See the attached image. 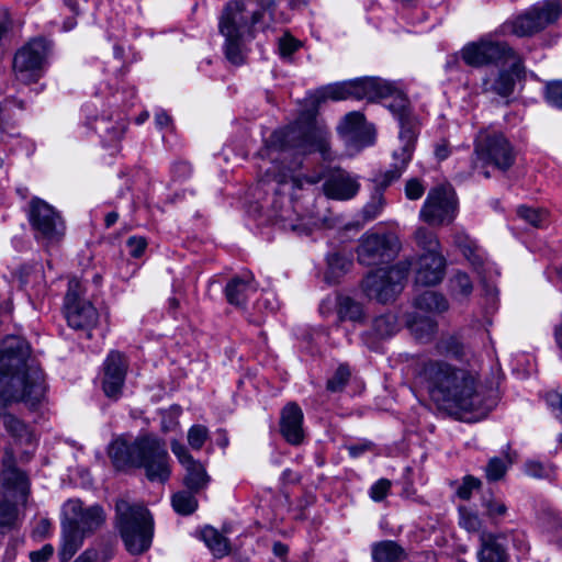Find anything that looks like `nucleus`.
I'll return each mask as SVG.
<instances>
[{
	"instance_id": "obj_13",
	"label": "nucleus",
	"mask_w": 562,
	"mask_h": 562,
	"mask_svg": "<svg viewBox=\"0 0 562 562\" xmlns=\"http://www.w3.org/2000/svg\"><path fill=\"white\" fill-rule=\"evenodd\" d=\"M49 49V43L44 38H34L20 48L13 59L15 78L23 83L37 81Z\"/></svg>"
},
{
	"instance_id": "obj_18",
	"label": "nucleus",
	"mask_w": 562,
	"mask_h": 562,
	"mask_svg": "<svg viewBox=\"0 0 562 562\" xmlns=\"http://www.w3.org/2000/svg\"><path fill=\"white\" fill-rule=\"evenodd\" d=\"M322 179H324L323 192L331 200L348 201L360 191L359 177L339 167L326 169L323 176L305 177L304 181L315 184Z\"/></svg>"
},
{
	"instance_id": "obj_26",
	"label": "nucleus",
	"mask_w": 562,
	"mask_h": 562,
	"mask_svg": "<svg viewBox=\"0 0 562 562\" xmlns=\"http://www.w3.org/2000/svg\"><path fill=\"white\" fill-rule=\"evenodd\" d=\"M398 330L397 317L392 313L376 316L369 330L361 336L369 349L375 350L380 340L390 338Z\"/></svg>"
},
{
	"instance_id": "obj_62",
	"label": "nucleus",
	"mask_w": 562,
	"mask_h": 562,
	"mask_svg": "<svg viewBox=\"0 0 562 562\" xmlns=\"http://www.w3.org/2000/svg\"><path fill=\"white\" fill-rule=\"evenodd\" d=\"M451 154L450 146L446 139L440 140L435 146V156L439 161L447 159Z\"/></svg>"
},
{
	"instance_id": "obj_24",
	"label": "nucleus",
	"mask_w": 562,
	"mask_h": 562,
	"mask_svg": "<svg viewBox=\"0 0 562 562\" xmlns=\"http://www.w3.org/2000/svg\"><path fill=\"white\" fill-rule=\"evenodd\" d=\"M446 272V259L440 252H425L417 259L415 282L424 286L440 283Z\"/></svg>"
},
{
	"instance_id": "obj_53",
	"label": "nucleus",
	"mask_w": 562,
	"mask_h": 562,
	"mask_svg": "<svg viewBox=\"0 0 562 562\" xmlns=\"http://www.w3.org/2000/svg\"><path fill=\"white\" fill-rule=\"evenodd\" d=\"M126 246L132 257L139 258L147 247V240L142 236H131L126 240Z\"/></svg>"
},
{
	"instance_id": "obj_42",
	"label": "nucleus",
	"mask_w": 562,
	"mask_h": 562,
	"mask_svg": "<svg viewBox=\"0 0 562 562\" xmlns=\"http://www.w3.org/2000/svg\"><path fill=\"white\" fill-rule=\"evenodd\" d=\"M0 423L12 436L16 438H23L29 435L25 424L12 414H0Z\"/></svg>"
},
{
	"instance_id": "obj_58",
	"label": "nucleus",
	"mask_w": 562,
	"mask_h": 562,
	"mask_svg": "<svg viewBox=\"0 0 562 562\" xmlns=\"http://www.w3.org/2000/svg\"><path fill=\"white\" fill-rule=\"evenodd\" d=\"M547 529L553 535L557 541L562 542V518L558 515L548 517Z\"/></svg>"
},
{
	"instance_id": "obj_60",
	"label": "nucleus",
	"mask_w": 562,
	"mask_h": 562,
	"mask_svg": "<svg viewBox=\"0 0 562 562\" xmlns=\"http://www.w3.org/2000/svg\"><path fill=\"white\" fill-rule=\"evenodd\" d=\"M171 172L177 180L187 179L191 175V166L186 161H179L173 164Z\"/></svg>"
},
{
	"instance_id": "obj_46",
	"label": "nucleus",
	"mask_w": 562,
	"mask_h": 562,
	"mask_svg": "<svg viewBox=\"0 0 562 562\" xmlns=\"http://www.w3.org/2000/svg\"><path fill=\"white\" fill-rule=\"evenodd\" d=\"M209 438V430L203 425H193L188 431V443L194 450H200Z\"/></svg>"
},
{
	"instance_id": "obj_16",
	"label": "nucleus",
	"mask_w": 562,
	"mask_h": 562,
	"mask_svg": "<svg viewBox=\"0 0 562 562\" xmlns=\"http://www.w3.org/2000/svg\"><path fill=\"white\" fill-rule=\"evenodd\" d=\"M476 160L474 168L479 162L491 164L505 171L509 169L515 161V154L512 145L501 133L481 134L476 140L474 149Z\"/></svg>"
},
{
	"instance_id": "obj_17",
	"label": "nucleus",
	"mask_w": 562,
	"mask_h": 562,
	"mask_svg": "<svg viewBox=\"0 0 562 562\" xmlns=\"http://www.w3.org/2000/svg\"><path fill=\"white\" fill-rule=\"evenodd\" d=\"M409 162L408 154H404L402 159L393 160L389 170L376 175L372 179L370 199L361 211L366 222L375 220L382 213L385 206L384 191L402 177Z\"/></svg>"
},
{
	"instance_id": "obj_8",
	"label": "nucleus",
	"mask_w": 562,
	"mask_h": 562,
	"mask_svg": "<svg viewBox=\"0 0 562 562\" xmlns=\"http://www.w3.org/2000/svg\"><path fill=\"white\" fill-rule=\"evenodd\" d=\"M411 263L401 261L389 269H376L362 280L366 295L380 303L394 301L403 291Z\"/></svg>"
},
{
	"instance_id": "obj_11",
	"label": "nucleus",
	"mask_w": 562,
	"mask_h": 562,
	"mask_svg": "<svg viewBox=\"0 0 562 562\" xmlns=\"http://www.w3.org/2000/svg\"><path fill=\"white\" fill-rule=\"evenodd\" d=\"M458 213V198L449 184L431 188L420 209L419 217L429 225L450 224Z\"/></svg>"
},
{
	"instance_id": "obj_47",
	"label": "nucleus",
	"mask_w": 562,
	"mask_h": 562,
	"mask_svg": "<svg viewBox=\"0 0 562 562\" xmlns=\"http://www.w3.org/2000/svg\"><path fill=\"white\" fill-rule=\"evenodd\" d=\"M328 268L335 274L346 272L352 265L349 257L340 252H331L327 257Z\"/></svg>"
},
{
	"instance_id": "obj_25",
	"label": "nucleus",
	"mask_w": 562,
	"mask_h": 562,
	"mask_svg": "<svg viewBox=\"0 0 562 562\" xmlns=\"http://www.w3.org/2000/svg\"><path fill=\"white\" fill-rule=\"evenodd\" d=\"M303 412L296 403L286 404L281 412L280 431L291 445H300L304 437Z\"/></svg>"
},
{
	"instance_id": "obj_15",
	"label": "nucleus",
	"mask_w": 562,
	"mask_h": 562,
	"mask_svg": "<svg viewBox=\"0 0 562 562\" xmlns=\"http://www.w3.org/2000/svg\"><path fill=\"white\" fill-rule=\"evenodd\" d=\"M560 14L561 1L546 0L514 19L506 26L517 36H530L555 22Z\"/></svg>"
},
{
	"instance_id": "obj_36",
	"label": "nucleus",
	"mask_w": 562,
	"mask_h": 562,
	"mask_svg": "<svg viewBox=\"0 0 562 562\" xmlns=\"http://www.w3.org/2000/svg\"><path fill=\"white\" fill-rule=\"evenodd\" d=\"M338 315L341 321L359 322L363 317V310L361 304L345 296L339 300Z\"/></svg>"
},
{
	"instance_id": "obj_64",
	"label": "nucleus",
	"mask_w": 562,
	"mask_h": 562,
	"mask_svg": "<svg viewBox=\"0 0 562 562\" xmlns=\"http://www.w3.org/2000/svg\"><path fill=\"white\" fill-rule=\"evenodd\" d=\"M155 122L157 126L162 128L170 124L171 119L165 111H159L155 114Z\"/></svg>"
},
{
	"instance_id": "obj_7",
	"label": "nucleus",
	"mask_w": 562,
	"mask_h": 562,
	"mask_svg": "<svg viewBox=\"0 0 562 562\" xmlns=\"http://www.w3.org/2000/svg\"><path fill=\"white\" fill-rule=\"evenodd\" d=\"M115 528L125 549L133 555L146 552L153 542L154 519L149 510L139 503L120 498L115 503Z\"/></svg>"
},
{
	"instance_id": "obj_43",
	"label": "nucleus",
	"mask_w": 562,
	"mask_h": 562,
	"mask_svg": "<svg viewBox=\"0 0 562 562\" xmlns=\"http://www.w3.org/2000/svg\"><path fill=\"white\" fill-rule=\"evenodd\" d=\"M407 326L418 339H427L435 331V323L430 318L417 321L415 317L407 321Z\"/></svg>"
},
{
	"instance_id": "obj_56",
	"label": "nucleus",
	"mask_w": 562,
	"mask_h": 562,
	"mask_svg": "<svg viewBox=\"0 0 562 562\" xmlns=\"http://www.w3.org/2000/svg\"><path fill=\"white\" fill-rule=\"evenodd\" d=\"M300 46V43L291 37L284 36L279 41V52L281 57L288 58L290 57Z\"/></svg>"
},
{
	"instance_id": "obj_35",
	"label": "nucleus",
	"mask_w": 562,
	"mask_h": 562,
	"mask_svg": "<svg viewBox=\"0 0 562 562\" xmlns=\"http://www.w3.org/2000/svg\"><path fill=\"white\" fill-rule=\"evenodd\" d=\"M364 124V115L361 112L353 111L346 114L338 125V132L344 136H357Z\"/></svg>"
},
{
	"instance_id": "obj_10",
	"label": "nucleus",
	"mask_w": 562,
	"mask_h": 562,
	"mask_svg": "<svg viewBox=\"0 0 562 562\" xmlns=\"http://www.w3.org/2000/svg\"><path fill=\"white\" fill-rule=\"evenodd\" d=\"M401 243L393 233L363 234L357 247V260L360 265L371 267L391 261L400 251Z\"/></svg>"
},
{
	"instance_id": "obj_2",
	"label": "nucleus",
	"mask_w": 562,
	"mask_h": 562,
	"mask_svg": "<svg viewBox=\"0 0 562 562\" xmlns=\"http://www.w3.org/2000/svg\"><path fill=\"white\" fill-rule=\"evenodd\" d=\"M44 394V373L31 359L29 342L19 336H7L0 342V406L23 402L33 407Z\"/></svg>"
},
{
	"instance_id": "obj_30",
	"label": "nucleus",
	"mask_w": 562,
	"mask_h": 562,
	"mask_svg": "<svg viewBox=\"0 0 562 562\" xmlns=\"http://www.w3.org/2000/svg\"><path fill=\"white\" fill-rule=\"evenodd\" d=\"M371 552L374 562H400L406 558L405 550L392 540L373 543Z\"/></svg>"
},
{
	"instance_id": "obj_40",
	"label": "nucleus",
	"mask_w": 562,
	"mask_h": 562,
	"mask_svg": "<svg viewBox=\"0 0 562 562\" xmlns=\"http://www.w3.org/2000/svg\"><path fill=\"white\" fill-rule=\"evenodd\" d=\"M449 285L453 295L469 296L473 290V284L470 277L461 271L452 276L449 281Z\"/></svg>"
},
{
	"instance_id": "obj_6",
	"label": "nucleus",
	"mask_w": 562,
	"mask_h": 562,
	"mask_svg": "<svg viewBox=\"0 0 562 562\" xmlns=\"http://www.w3.org/2000/svg\"><path fill=\"white\" fill-rule=\"evenodd\" d=\"M64 514L58 555L67 562L80 549L83 539L104 524L105 513L100 505L85 506L79 499H70L64 506Z\"/></svg>"
},
{
	"instance_id": "obj_20",
	"label": "nucleus",
	"mask_w": 562,
	"mask_h": 562,
	"mask_svg": "<svg viewBox=\"0 0 562 562\" xmlns=\"http://www.w3.org/2000/svg\"><path fill=\"white\" fill-rule=\"evenodd\" d=\"M2 486L8 496L15 502H25L30 492L27 475L16 468L12 450L7 449L2 458Z\"/></svg>"
},
{
	"instance_id": "obj_41",
	"label": "nucleus",
	"mask_w": 562,
	"mask_h": 562,
	"mask_svg": "<svg viewBox=\"0 0 562 562\" xmlns=\"http://www.w3.org/2000/svg\"><path fill=\"white\" fill-rule=\"evenodd\" d=\"M18 510L14 504L0 496V532L14 526Z\"/></svg>"
},
{
	"instance_id": "obj_32",
	"label": "nucleus",
	"mask_w": 562,
	"mask_h": 562,
	"mask_svg": "<svg viewBox=\"0 0 562 562\" xmlns=\"http://www.w3.org/2000/svg\"><path fill=\"white\" fill-rule=\"evenodd\" d=\"M198 492L191 490L179 491L171 497V505L176 513L182 516L193 514L198 508Z\"/></svg>"
},
{
	"instance_id": "obj_21",
	"label": "nucleus",
	"mask_w": 562,
	"mask_h": 562,
	"mask_svg": "<svg viewBox=\"0 0 562 562\" xmlns=\"http://www.w3.org/2000/svg\"><path fill=\"white\" fill-rule=\"evenodd\" d=\"M503 66L508 65V69L501 70L493 79L484 80V90L501 97H509L515 89L517 81L525 78V67L521 58L514 50V57H508Z\"/></svg>"
},
{
	"instance_id": "obj_33",
	"label": "nucleus",
	"mask_w": 562,
	"mask_h": 562,
	"mask_svg": "<svg viewBox=\"0 0 562 562\" xmlns=\"http://www.w3.org/2000/svg\"><path fill=\"white\" fill-rule=\"evenodd\" d=\"M202 539L217 558L226 555L229 551L228 540L213 527H205L202 530Z\"/></svg>"
},
{
	"instance_id": "obj_9",
	"label": "nucleus",
	"mask_w": 562,
	"mask_h": 562,
	"mask_svg": "<svg viewBox=\"0 0 562 562\" xmlns=\"http://www.w3.org/2000/svg\"><path fill=\"white\" fill-rule=\"evenodd\" d=\"M27 218L37 243L45 247L57 245L65 236V222L52 205L34 198L29 204Z\"/></svg>"
},
{
	"instance_id": "obj_48",
	"label": "nucleus",
	"mask_w": 562,
	"mask_h": 562,
	"mask_svg": "<svg viewBox=\"0 0 562 562\" xmlns=\"http://www.w3.org/2000/svg\"><path fill=\"white\" fill-rule=\"evenodd\" d=\"M546 100L550 105L562 109V80H555L547 83Z\"/></svg>"
},
{
	"instance_id": "obj_37",
	"label": "nucleus",
	"mask_w": 562,
	"mask_h": 562,
	"mask_svg": "<svg viewBox=\"0 0 562 562\" xmlns=\"http://www.w3.org/2000/svg\"><path fill=\"white\" fill-rule=\"evenodd\" d=\"M513 463L508 454L503 458L494 457L490 459L486 468L485 475L487 481L496 482L499 481L507 472L508 468Z\"/></svg>"
},
{
	"instance_id": "obj_4",
	"label": "nucleus",
	"mask_w": 562,
	"mask_h": 562,
	"mask_svg": "<svg viewBox=\"0 0 562 562\" xmlns=\"http://www.w3.org/2000/svg\"><path fill=\"white\" fill-rule=\"evenodd\" d=\"M109 457L117 470L144 468L149 481L166 482L170 476L169 456L164 440L153 434L139 435L133 442L113 440Z\"/></svg>"
},
{
	"instance_id": "obj_12",
	"label": "nucleus",
	"mask_w": 562,
	"mask_h": 562,
	"mask_svg": "<svg viewBox=\"0 0 562 562\" xmlns=\"http://www.w3.org/2000/svg\"><path fill=\"white\" fill-rule=\"evenodd\" d=\"M64 314L68 325L76 330L89 331L99 319L97 308L83 297V286L77 279L68 282L64 300Z\"/></svg>"
},
{
	"instance_id": "obj_61",
	"label": "nucleus",
	"mask_w": 562,
	"mask_h": 562,
	"mask_svg": "<svg viewBox=\"0 0 562 562\" xmlns=\"http://www.w3.org/2000/svg\"><path fill=\"white\" fill-rule=\"evenodd\" d=\"M288 202V209L286 210H283L282 207H277V201L273 202V207L276 210V217L278 220H280L282 223H283V227L284 228H291L292 231H296L299 229V225L296 224H293V223H288L290 217L286 215L288 212H290V201H286Z\"/></svg>"
},
{
	"instance_id": "obj_55",
	"label": "nucleus",
	"mask_w": 562,
	"mask_h": 562,
	"mask_svg": "<svg viewBox=\"0 0 562 562\" xmlns=\"http://www.w3.org/2000/svg\"><path fill=\"white\" fill-rule=\"evenodd\" d=\"M346 449L351 458H359L366 452L372 451L374 443L370 440H361L356 443L347 445Z\"/></svg>"
},
{
	"instance_id": "obj_39",
	"label": "nucleus",
	"mask_w": 562,
	"mask_h": 562,
	"mask_svg": "<svg viewBox=\"0 0 562 562\" xmlns=\"http://www.w3.org/2000/svg\"><path fill=\"white\" fill-rule=\"evenodd\" d=\"M415 240L425 252H439L440 244L434 232L419 227L415 232Z\"/></svg>"
},
{
	"instance_id": "obj_27",
	"label": "nucleus",
	"mask_w": 562,
	"mask_h": 562,
	"mask_svg": "<svg viewBox=\"0 0 562 562\" xmlns=\"http://www.w3.org/2000/svg\"><path fill=\"white\" fill-rule=\"evenodd\" d=\"M258 284L252 273L244 272L233 277L225 286V295L229 304L244 306L249 297L257 292Z\"/></svg>"
},
{
	"instance_id": "obj_23",
	"label": "nucleus",
	"mask_w": 562,
	"mask_h": 562,
	"mask_svg": "<svg viewBox=\"0 0 562 562\" xmlns=\"http://www.w3.org/2000/svg\"><path fill=\"white\" fill-rule=\"evenodd\" d=\"M171 451L186 470L183 485L188 490L198 493L204 490L210 482V476L207 475L204 465L194 460L186 446L178 441L171 442Z\"/></svg>"
},
{
	"instance_id": "obj_63",
	"label": "nucleus",
	"mask_w": 562,
	"mask_h": 562,
	"mask_svg": "<svg viewBox=\"0 0 562 562\" xmlns=\"http://www.w3.org/2000/svg\"><path fill=\"white\" fill-rule=\"evenodd\" d=\"M124 130H125L124 122L117 123L116 125H113L111 127H105V131L109 133L111 139L120 138L123 135Z\"/></svg>"
},
{
	"instance_id": "obj_3",
	"label": "nucleus",
	"mask_w": 562,
	"mask_h": 562,
	"mask_svg": "<svg viewBox=\"0 0 562 562\" xmlns=\"http://www.w3.org/2000/svg\"><path fill=\"white\" fill-rule=\"evenodd\" d=\"M419 376L431 400L447 411L473 412L482 405L476 378L468 370L443 361H428Z\"/></svg>"
},
{
	"instance_id": "obj_22",
	"label": "nucleus",
	"mask_w": 562,
	"mask_h": 562,
	"mask_svg": "<svg viewBox=\"0 0 562 562\" xmlns=\"http://www.w3.org/2000/svg\"><path fill=\"white\" fill-rule=\"evenodd\" d=\"M127 362L119 351H111L103 363L102 389L104 394L117 400L122 394L127 372Z\"/></svg>"
},
{
	"instance_id": "obj_44",
	"label": "nucleus",
	"mask_w": 562,
	"mask_h": 562,
	"mask_svg": "<svg viewBox=\"0 0 562 562\" xmlns=\"http://www.w3.org/2000/svg\"><path fill=\"white\" fill-rule=\"evenodd\" d=\"M517 214L520 218H522L533 227H542L548 216V213L546 211L531 209L528 206H519L517 209Z\"/></svg>"
},
{
	"instance_id": "obj_57",
	"label": "nucleus",
	"mask_w": 562,
	"mask_h": 562,
	"mask_svg": "<svg viewBox=\"0 0 562 562\" xmlns=\"http://www.w3.org/2000/svg\"><path fill=\"white\" fill-rule=\"evenodd\" d=\"M54 553V547L52 544H45L40 550L31 551L29 559L31 562H46L50 559Z\"/></svg>"
},
{
	"instance_id": "obj_34",
	"label": "nucleus",
	"mask_w": 562,
	"mask_h": 562,
	"mask_svg": "<svg viewBox=\"0 0 562 562\" xmlns=\"http://www.w3.org/2000/svg\"><path fill=\"white\" fill-rule=\"evenodd\" d=\"M480 562H506L505 549L496 542L493 536L482 539V548L479 552Z\"/></svg>"
},
{
	"instance_id": "obj_38",
	"label": "nucleus",
	"mask_w": 562,
	"mask_h": 562,
	"mask_svg": "<svg viewBox=\"0 0 562 562\" xmlns=\"http://www.w3.org/2000/svg\"><path fill=\"white\" fill-rule=\"evenodd\" d=\"M525 473L538 480H552L555 475L554 467L538 460H528L525 463Z\"/></svg>"
},
{
	"instance_id": "obj_52",
	"label": "nucleus",
	"mask_w": 562,
	"mask_h": 562,
	"mask_svg": "<svg viewBox=\"0 0 562 562\" xmlns=\"http://www.w3.org/2000/svg\"><path fill=\"white\" fill-rule=\"evenodd\" d=\"M481 519L480 517L472 512L467 509L460 510V526L468 531H477L481 528Z\"/></svg>"
},
{
	"instance_id": "obj_49",
	"label": "nucleus",
	"mask_w": 562,
	"mask_h": 562,
	"mask_svg": "<svg viewBox=\"0 0 562 562\" xmlns=\"http://www.w3.org/2000/svg\"><path fill=\"white\" fill-rule=\"evenodd\" d=\"M483 507L486 509V515L492 519L503 517L507 513L506 505L494 497L484 498Z\"/></svg>"
},
{
	"instance_id": "obj_19",
	"label": "nucleus",
	"mask_w": 562,
	"mask_h": 562,
	"mask_svg": "<svg viewBox=\"0 0 562 562\" xmlns=\"http://www.w3.org/2000/svg\"><path fill=\"white\" fill-rule=\"evenodd\" d=\"M461 54L467 65L481 67L487 64H505L508 57H514V49L504 42L482 41L465 45Z\"/></svg>"
},
{
	"instance_id": "obj_5",
	"label": "nucleus",
	"mask_w": 562,
	"mask_h": 562,
	"mask_svg": "<svg viewBox=\"0 0 562 562\" xmlns=\"http://www.w3.org/2000/svg\"><path fill=\"white\" fill-rule=\"evenodd\" d=\"M261 20V11H250L244 1L232 0L224 7L218 31L224 36V53L229 63L241 65L245 60V44L254 38V27Z\"/></svg>"
},
{
	"instance_id": "obj_1",
	"label": "nucleus",
	"mask_w": 562,
	"mask_h": 562,
	"mask_svg": "<svg viewBox=\"0 0 562 562\" xmlns=\"http://www.w3.org/2000/svg\"><path fill=\"white\" fill-rule=\"evenodd\" d=\"M353 80L327 85L313 97V109L302 113L290 126L274 131L266 139V149L271 166L265 169L261 182H276L278 187L292 184L301 189L303 180L296 175L302 167V157L319 153L325 160L333 159L329 132L315 124L317 105L326 100L356 99Z\"/></svg>"
},
{
	"instance_id": "obj_31",
	"label": "nucleus",
	"mask_w": 562,
	"mask_h": 562,
	"mask_svg": "<svg viewBox=\"0 0 562 562\" xmlns=\"http://www.w3.org/2000/svg\"><path fill=\"white\" fill-rule=\"evenodd\" d=\"M415 306L429 313H442L449 307L447 299L435 291H426L415 299Z\"/></svg>"
},
{
	"instance_id": "obj_28",
	"label": "nucleus",
	"mask_w": 562,
	"mask_h": 562,
	"mask_svg": "<svg viewBox=\"0 0 562 562\" xmlns=\"http://www.w3.org/2000/svg\"><path fill=\"white\" fill-rule=\"evenodd\" d=\"M356 99L375 101L387 99L395 91L394 83L375 77H363L353 79Z\"/></svg>"
},
{
	"instance_id": "obj_54",
	"label": "nucleus",
	"mask_w": 562,
	"mask_h": 562,
	"mask_svg": "<svg viewBox=\"0 0 562 562\" xmlns=\"http://www.w3.org/2000/svg\"><path fill=\"white\" fill-rule=\"evenodd\" d=\"M425 193V187L417 178L407 180L405 184V195L408 200H418Z\"/></svg>"
},
{
	"instance_id": "obj_29",
	"label": "nucleus",
	"mask_w": 562,
	"mask_h": 562,
	"mask_svg": "<svg viewBox=\"0 0 562 562\" xmlns=\"http://www.w3.org/2000/svg\"><path fill=\"white\" fill-rule=\"evenodd\" d=\"M453 243L475 270H480L484 266V251L465 232L457 231L453 234Z\"/></svg>"
},
{
	"instance_id": "obj_50",
	"label": "nucleus",
	"mask_w": 562,
	"mask_h": 562,
	"mask_svg": "<svg viewBox=\"0 0 562 562\" xmlns=\"http://www.w3.org/2000/svg\"><path fill=\"white\" fill-rule=\"evenodd\" d=\"M481 486V481L472 475L463 477V482L457 488V495L464 501H468L472 496V492Z\"/></svg>"
},
{
	"instance_id": "obj_14",
	"label": "nucleus",
	"mask_w": 562,
	"mask_h": 562,
	"mask_svg": "<svg viewBox=\"0 0 562 562\" xmlns=\"http://www.w3.org/2000/svg\"><path fill=\"white\" fill-rule=\"evenodd\" d=\"M389 98H392V100L385 106L398 121L400 140L402 144L398 150L393 151V160L402 159L404 154H408L411 161L417 137V122L411 113L408 100L403 92L395 87V91Z\"/></svg>"
},
{
	"instance_id": "obj_51",
	"label": "nucleus",
	"mask_w": 562,
	"mask_h": 562,
	"mask_svg": "<svg viewBox=\"0 0 562 562\" xmlns=\"http://www.w3.org/2000/svg\"><path fill=\"white\" fill-rule=\"evenodd\" d=\"M391 481L387 480V479H380L379 481H376L371 487H370V491H369V495L370 497L374 501V502H381L383 501L386 495L389 494L390 490H391Z\"/></svg>"
},
{
	"instance_id": "obj_59",
	"label": "nucleus",
	"mask_w": 562,
	"mask_h": 562,
	"mask_svg": "<svg viewBox=\"0 0 562 562\" xmlns=\"http://www.w3.org/2000/svg\"><path fill=\"white\" fill-rule=\"evenodd\" d=\"M547 403L555 414L557 418L562 422V392L549 393L547 395Z\"/></svg>"
},
{
	"instance_id": "obj_45",
	"label": "nucleus",
	"mask_w": 562,
	"mask_h": 562,
	"mask_svg": "<svg viewBox=\"0 0 562 562\" xmlns=\"http://www.w3.org/2000/svg\"><path fill=\"white\" fill-rule=\"evenodd\" d=\"M350 378V370L347 366H339L334 375L327 381V390L330 392H340Z\"/></svg>"
}]
</instances>
